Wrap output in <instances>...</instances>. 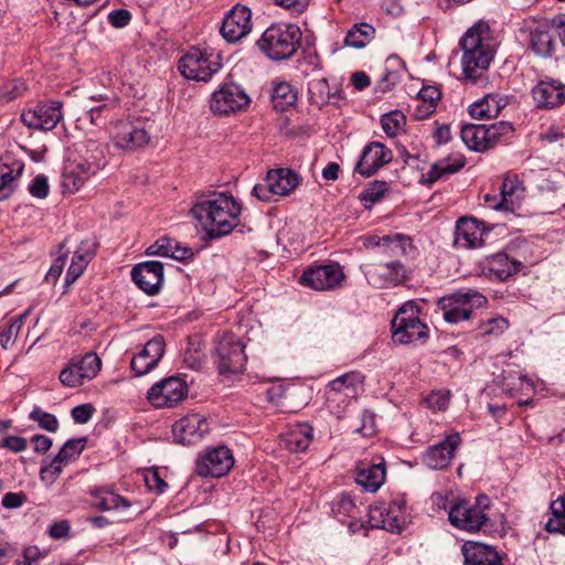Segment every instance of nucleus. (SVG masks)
Listing matches in <instances>:
<instances>
[{"mask_svg": "<svg viewBox=\"0 0 565 565\" xmlns=\"http://www.w3.org/2000/svg\"><path fill=\"white\" fill-rule=\"evenodd\" d=\"M191 213L209 238L230 234L238 223L241 205L232 195L213 193L196 202Z\"/></svg>", "mask_w": 565, "mask_h": 565, "instance_id": "f257e3e1", "label": "nucleus"}, {"mask_svg": "<svg viewBox=\"0 0 565 565\" xmlns=\"http://www.w3.org/2000/svg\"><path fill=\"white\" fill-rule=\"evenodd\" d=\"M463 51L461 57L462 74L470 83L484 86L487 84L486 72L493 58V53L482 39L476 28L467 31L460 41Z\"/></svg>", "mask_w": 565, "mask_h": 565, "instance_id": "f03ea898", "label": "nucleus"}, {"mask_svg": "<svg viewBox=\"0 0 565 565\" xmlns=\"http://www.w3.org/2000/svg\"><path fill=\"white\" fill-rule=\"evenodd\" d=\"M422 313L423 308L415 300L404 302L391 322L393 341L399 344L425 342L429 337V328L423 321Z\"/></svg>", "mask_w": 565, "mask_h": 565, "instance_id": "7ed1b4c3", "label": "nucleus"}, {"mask_svg": "<svg viewBox=\"0 0 565 565\" xmlns=\"http://www.w3.org/2000/svg\"><path fill=\"white\" fill-rule=\"evenodd\" d=\"M302 33L296 24H273L267 28L257 45L273 61L291 57L301 43Z\"/></svg>", "mask_w": 565, "mask_h": 565, "instance_id": "20e7f679", "label": "nucleus"}, {"mask_svg": "<svg viewBox=\"0 0 565 565\" xmlns=\"http://www.w3.org/2000/svg\"><path fill=\"white\" fill-rule=\"evenodd\" d=\"M220 68V54L211 49L191 47L178 62L181 75L195 82L210 81Z\"/></svg>", "mask_w": 565, "mask_h": 565, "instance_id": "39448f33", "label": "nucleus"}, {"mask_svg": "<svg viewBox=\"0 0 565 565\" xmlns=\"http://www.w3.org/2000/svg\"><path fill=\"white\" fill-rule=\"evenodd\" d=\"M487 298L477 290L458 291L439 299L438 307L445 321L459 323L470 319L476 309L487 305Z\"/></svg>", "mask_w": 565, "mask_h": 565, "instance_id": "423d86ee", "label": "nucleus"}, {"mask_svg": "<svg viewBox=\"0 0 565 565\" xmlns=\"http://www.w3.org/2000/svg\"><path fill=\"white\" fill-rule=\"evenodd\" d=\"M363 387V376L359 372H349L338 376L327 386V404L338 417L352 401H355Z\"/></svg>", "mask_w": 565, "mask_h": 565, "instance_id": "0eeeda50", "label": "nucleus"}, {"mask_svg": "<svg viewBox=\"0 0 565 565\" xmlns=\"http://www.w3.org/2000/svg\"><path fill=\"white\" fill-rule=\"evenodd\" d=\"M490 508V499L484 495H478L473 503L460 501L450 508L448 518L450 523L468 532L479 531L488 521L486 510Z\"/></svg>", "mask_w": 565, "mask_h": 565, "instance_id": "6e6552de", "label": "nucleus"}, {"mask_svg": "<svg viewBox=\"0 0 565 565\" xmlns=\"http://www.w3.org/2000/svg\"><path fill=\"white\" fill-rule=\"evenodd\" d=\"M301 178L294 170L287 168L274 169L267 172L263 183L253 188V195L259 201L271 202L275 196H286L296 190Z\"/></svg>", "mask_w": 565, "mask_h": 565, "instance_id": "1a4fd4ad", "label": "nucleus"}, {"mask_svg": "<svg viewBox=\"0 0 565 565\" xmlns=\"http://www.w3.org/2000/svg\"><path fill=\"white\" fill-rule=\"evenodd\" d=\"M215 355L221 374H237L245 369L247 356L244 352V344L233 333H223L218 337Z\"/></svg>", "mask_w": 565, "mask_h": 565, "instance_id": "9d476101", "label": "nucleus"}, {"mask_svg": "<svg viewBox=\"0 0 565 565\" xmlns=\"http://www.w3.org/2000/svg\"><path fill=\"white\" fill-rule=\"evenodd\" d=\"M369 516L373 527L399 533L408 521L406 501L403 498H397L391 502L379 503L370 508Z\"/></svg>", "mask_w": 565, "mask_h": 565, "instance_id": "9b49d317", "label": "nucleus"}, {"mask_svg": "<svg viewBox=\"0 0 565 565\" xmlns=\"http://www.w3.org/2000/svg\"><path fill=\"white\" fill-rule=\"evenodd\" d=\"M249 102V96L241 85L225 83L211 95L210 108L215 115L227 116L245 109Z\"/></svg>", "mask_w": 565, "mask_h": 565, "instance_id": "f8f14e48", "label": "nucleus"}, {"mask_svg": "<svg viewBox=\"0 0 565 565\" xmlns=\"http://www.w3.org/2000/svg\"><path fill=\"white\" fill-rule=\"evenodd\" d=\"M102 361L96 353L89 352L82 358H74L60 373L64 386L77 387L93 380L100 371Z\"/></svg>", "mask_w": 565, "mask_h": 565, "instance_id": "ddd939ff", "label": "nucleus"}, {"mask_svg": "<svg viewBox=\"0 0 565 565\" xmlns=\"http://www.w3.org/2000/svg\"><path fill=\"white\" fill-rule=\"evenodd\" d=\"M188 395V385L179 376H170L153 384L147 398L157 408L173 407L182 402Z\"/></svg>", "mask_w": 565, "mask_h": 565, "instance_id": "4468645a", "label": "nucleus"}, {"mask_svg": "<svg viewBox=\"0 0 565 565\" xmlns=\"http://www.w3.org/2000/svg\"><path fill=\"white\" fill-rule=\"evenodd\" d=\"M233 466V454L225 446L207 449L196 459V472L201 477H223Z\"/></svg>", "mask_w": 565, "mask_h": 565, "instance_id": "2eb2a0df", "label": "nucleus"}, {"mask_svg": "<svg viewBox=\"0 0 565 565\" xmlns=\"http://www.w3.org/2000/svg\"><path fill=\"white\" fill-rule=\"evenodd\" d=\"M111 140L116 148L137 150L150 141V135L141 122L118 121L111 129Z\"/></svg>", "mask_w": 565, "mask_h": 565, "instance_id": "dca6fc26", "label": "nucleus"}, {"mask_svg": "<svg viewBox=\"0 0 565 565\" xmlns=\"http://www.w3.org/2000/svg\"><path fill=\"white\" fill-rule=\"evenodd\" d=\"M364 276L374 288L395 287L408 278L407 270L401 262L366 266Z\"/></svg>", "mask_w": 565, "mask_h": 565, "instance_id": "f3484780", "label": "nucleus"}, {"mask_svg": "<svg viewBox=\"0 0 565 565\" xmlns=\"http://www.w3.org/2000/svg\"><path fill=\"white\" fill-rule=\"evenodd\" d=\"M62 102L50 100L21 114L22 122L29 128L51 130L62 120Z\"/></svg>", "mask_w": 565, "mask_h": 565, "instance_id": "a211bd4d", "label": "nucleus"}, {"mask_svg": "<svg viewBox=\"0 0 565 565\" xmlns=\"http://www.w3.org/2000/svg\"><path fill=\"white\" fill-rule=\"evenodd\" d=\"M344 277L341 266L338 263H331L306 269L300 277V282L316 290H328L338 287Z\"/></svg>", "mask_w": 565, "mask_h": 565, "instance_id": "6ab92c4d", "label": "nucleus"}, {"mask_svg": "<svg viewBox=\"0 0 565 565\" xmlns=\"http://www.w3.org/2000/svg\"><path fill=\"white\" fill-rule=\"evenodd\" d=\"M460 445V434L454 431L447 435L440 443L430 446L423 454V462L430 469H445L451 463Z\"/></svg>", "mask_w": 565, "mask_h": 565, "instance_id": "aec40b11", "label": "nucleus"}, {"mask_svg": "<svg viewBox=\"0 0 565 565\" xmlns=\"http://www.w3.org/2000/svg\"><path fill=\"white\" fill-rule=\"evenodd\" d=\"M392 159L391 149L382 142L372 141L364 146L354 170L363 177H371Z\"/></svg>", "mask_w": 565, "mask_h": 565, "instance_id": "412c9836", "label": "nucleus"}, {"mask_svg": "<svg viewBox=\"0 0 565 565\" xmlns=\"http://www.w3.org/2000/svg\"><path fill=\"white\" fill-rule=\"evenodd\" d=\"M166 342L162 335H156L134 354L130 362V369L136 376H141L153 370L163 356Z\"/></svg>", "mask_w": 565, "mask_h": 565, "instance_id": "4be33fe9", "label": "nucleus"}, {"mask_svg": "<svg viewBox=\"0 0 565 565\" xmlns=\"http://www.w3.org/2000/svg\"><path fill=\"white\" fill-rule=\"evenodd\" d=\"M252 12L245 6H235L224 18L221 34L227 42H236L252 30Z\"/></svg>", "mask_w": 565, "mask_h": 565, "instance_id": "5701e85b", "label": "nucleus"}, {"mask_svg": "<svg viewBox=\"0 0 565 565\" xmlns=\"http://www.w3.org/2000/svg\"><path fill=\"white\" fill-rule=\"evenodd\" d=\"M134 282L146 294L157 295L163 285V265L149 260L136 265L131 269Z\"/></svg>", "mask_w": 565, "mask_h": 565, "instance_id": "b1692460", "label": "nucleus"}, {"mask_svg": "<svg viewBox=\"0 0 565 565\" xmlns=\"http://www.w3.org/2000/svg\"><path fill=\"white\" fill-rule=\"evenodd\" d=\"M209 431V423L200 414H190L172 426L175 441L183 445H192L203 438Z\"/></svg>", "mask_w": 565, "mask_h": 565, "instance_id": "393cba45", "label": "nucleus"}, {"mask_svg": "<svg viewBox=\"0 0 565 565\" xmlns=\"http://www.w3.org/2000/svg\"><path fill=\"white\" fill-rule=\"evenodd\" d=\"M488 231L484 224L473 217H461L457 221L455 245L462 248L480 247L484 243Z\"/></svg>", "mask_w": 565, "mask_h": 565, "instance_id": "a878e982", "label": "nucleus"}, {"mask_svg": "<svg viewBox=\"0 0 565 565\" xmlns=\"http://www.w3.org/2000/svg\"><path fill=\"white\" fill-rule=\"evenodd\" d=\"M532 97L539 108L552 109L565 103V84L558 81H541L532 89Z\"/></svg>", "mask_w": 565, "mask_h": 565, "instance_id": "bb28decb", "label": "nucleus"}, {"mask_svg": "<svg viewBox=\"0 0 565 565\" xmlns=\"http://www.w3.org/2000/svg\"><path fill=\"white\" fill-rule=\"evenodd\" d=\"M96 252V243L93 239H83L72 257L71 265L65 276V285H72L82 276Z\"/></svg>", "mask_w": 565, "mask_h": 565, "instance_id": "cd10ccee", "label": "nucleus"}, {"mask_svg": "<svg viewBox=\"0 0 565 565\" xmlns=\"http://www.w3.org/2000/svg\"><path fill=\"white\" fill-rule=\"evenodd\" d=\"M465 565H503L492 546L468 541L462 545Z\"/></svg>", "mask_w": 565, "mask_h": 565, "instance_id": "c85d7f7f", "label": "nucleus"}, {"mask_svg": "<svg viewBox=\"0 0 565 565\" xmlns=\"http://www.w3.org/2000/svg\"><path fill=\"white\" fill-rule=\"evenodd\" d=\"M23 168L22 161L4 158L0 164V201L8 199L15 191Z\"/></svg>", "mask_w": 565, "mask_h": 565, "instance_id": "c756f323", "label": "nucleus"}, {"mask_svg": "<svg viewBox=\"0 0 565 565\" xmlns=\"http://www.w3.org/2000/svg\"><path fill=\"white\" fill-rule=\"evenodd\" d=\"M508 105V97L500 94H488L469 107V114L476 119H490L499 116Z\"/></svg>", "mask_w": 565, "mask_h": 565, "instance_id": "7c9ffc66", "label": "nucleus"}, {"mask_svg": "<svg viewBox=\"0 0 565 565\" xmlns=\"http://www.w3.org/2000/svg\"><path fill=\"white\" fill-rule=\"evenodd\" d=\"M524 198V188L518 177H507L500 188V202L495 203L504 212H515Z\"/></svg>", "mask_w": 565, "mask_h": 565, "instance_id": "2f4dec72", "label": "nucleus"}, {"mask_svg": "<svg viewBox=\"0 0 565 565\" xmlns=\"http://www.w3.org/2000/svg\"><path fill=\"white\" fill-rule=\"evenodd\" d=\"M78 151L81 154L75 161L83 164L88 173L96 174L106 166L104 148L97 141L93 139L86 140Z\"/></svg>", "mask_w": 565, "mask_h": 565, "instance_id": "473e14b6", "label": "nucleus"}, {"mask_svg": "<svg viewBox=\"0 0 565 565\" xmlns=\"http://www.w3.org/2000/svg\"><path fill=\"white\" fill-rule=\"evenodd\" d=\"M386 476L384 462L366 465L358 468L355 481L364 490L375 492L383 484Z\"/></svg>", "mask_w": 565, "mask_h": 565, "instance_id": "72a5a7b5", "label": "nucleus"}, {"mask_svg": "<svg viewBox=\"0 0 565 565\" xmlns=\"http://www.w3.org/2000/svg\"><path fill=\"white\" fill-rule=\"evenodd\" d=\"M312 427L307 423L298 424L284 435L281 443L292 452L305 451L312 441Z\"/></svg>", "mask_w": 565, "mask_h": 565, "instance_id": "f704fd0d", "label": "nucleus"}, {"mask_svg": "<svg viewBox=\"0 0 565 565\" xmlns=\"http://www.w3.org/2000/svg\"><path fill=\"white\" fill-rule=\"evenodd\" d=\"M148 255H159L178 260L190 258L193 253L189 247L179 246L178 242L169 237H161L147 248Z\"/></svg>", "mask_w": 565, "mask_h": 565, "instance_id": "c9c22d12", "label": "nucleus"}, {"mask_svg": "<svg viewBox=\"0 0 565 565\" xmlns=\"http://www.w3.org/2000/svg\"><path fill=\"white\" fill-rule=\"evenodd\" d=\"M487 266L497 278L505 280L520 271L522 263L511 259L504 253H498L487 259Z\"/></svg>", "mask_w": 565, "mask_h": 565, "instance_id": "e433bc0d", "label": "nucleus"}, {"mask_svg": "<svg viewBox=\"0 0 565 565\" xmlns=\"http://www.w3.org/2000/svg\"><path fill=\"white\" fill-rule=\"evenodd\" d=\"M92 175L94 174L88 173L83 164L74 160L64 168L62 186L64 191L74 193L78 191Z\"/></svg>", "mask_w": 565, "mask_h": 565, "instance_id": "4c0bfd02", "label": "nucleus"}, {"mask_svg": "<svg viewBox=\"0 0 565 565\" xmlns=\"http://www.w3.org/2000/svg\"><path fill=\"white\" fill-rule=\"evenodd\" d=\"M530 46L540 56H550L552 54L554 41L546 25L539 24L531 31Z\"/></svg>", "mask_w": 565, "mask_h": 565, "instance_id": "58836bf2", "label": "nucleus"}, {"mask_svg": "<svg viewBox=\"0 0 565 565\" xmlns=\"http://www.w3.org/2000/svg\"><path fill=\"white\" fill-rule=\"evenodd\" d=\"M297 100V92L288 82H273L271 102L278 111H285Z\"/></svg>", "mask_w": 565, "mask_h": 565, "instance_id": "ea45409f", "label": "nucleus"}, {"mask_svg": "<svg viewBox=\"0 0 565 565\" xmlns=\"http://www.w3.org/2000/svg\"><path fill=\"white\" fill-rule=\"evenodd\" d=\"M463 166L465 160L459 156L438 160L430 167L429 171L427 172V181L429 183L436 182L446 175L458 172Z\"/></svg>", "mask_w": 565, "mask_h": 565, "instance_id": "a19ab883", "label": "nucleus"}, {"mask_svg": "<svg viewBox=\"0 0 565 565\" xmlns=\"http://www.w3.org/2000/svg\"><path fill=\"white\" fill-rule=\"evenodd\" d=\"M375 36V29L365 22L354 24L347 33L344 43L353 49L365 47Z\"/></svg>", "mask_w": 565, "mask_h": 565, "instance_id": "79ce46f5", "label": "nucleus"}, {"mask_svg": "<svg viewBox=\"0 0 565 565\" xmlns=\"http://www.w3.org/2000/svg\"><path fill=\"white\" fill-rule=\"evenodd\" d=\"M465 145L475 151L488 150L486 125H466L461 129Z\"/></svg>", "mask_w": 565, "mask_h": 565, "instance_id": "37998d69", "label": "nucleus"}, {"mask_svg": "<svg viewBox=\"0 0 565 565\" xmlns=\"http://www.w3.org/2000/svg\"><path fill=\"white\" fill-rule=\"evenodd\" d=\"M93 494L96 499L95 505L103 511H126L130 507L127 499L107 489L96 490Z\"/></svg>", "mask_w": 565, "mask_h": 565, "instance_id": "c03bdc74", "label": "nucleus"}, {"mask_svg": "<svg viewBox=\"0 0 565 565\" xmlns=\"http://www.w3.org/2000/svg\"><path fill=\"white\" fill-rule=\"evenodd\" d=\"M308 99L311 105L322 107L330 100V87L324 76H315L307 83Z\"/></svg>", "mask_w": 565, "mask_h": 565, "instance_id": "a18cd8bd", "label": "nucleus"}, {"mask_svg": "<svg viewBox=\"0 0 565 565\" xmlns=\"http://www.w3.org/2000/svg\"><path fill=\"white\" fill-rule=\"evenodd\" d=\"M551 515L545 523L548 533L565 534V495L551 503Z\"/></svg>", "mask_w": 565, "mask_h": 565, "instance_id": "49530a36", "label": "nucleus"}, {"mask_svg": "<svg viewBox=\"0 0 565 565\" xmlns=\"http://www.w3.org/2000/svg\"><path fill=\"white\" fill-rule=\"evenodd\" d=\"M514 128L508 121H499L486 126L488 149L507 143L513 137Z\"/></svg>", "mask_w": 565, "mask_h": 565, "instance_id": "de8ad7c7", "label": "nucleus"}, {"mask_svg": "<svg viewBox=\"0 0 565 565\" xmlns=\"http://www.w3.org/2000/svg\"><path fill=\"white\" fill-rule=\"evenodd\" d=\"M405 64L396 55H391L385 62V72L382 75V83L384 84L383 90H390L402 78Z\"/></svg>", "mask_w": 565, "mask_h": 565, "instance_id": "09e8293b", "label": "nucleus"}, {"mask_svg": "<svg viewBox=\"0 0 565 565\" xmlns=\"http://www.w3.org/2000/svg\"><path fill=\"white\" fill-rule=\"evenodd\" d=\"M390 190V184L386 181L375 180L360 193V201L365 209H371L375 203L380 202L385 193Z\"/></svg>", "mask_w": 565, "mask_h": 565, "instance_id": "8fccbe9b", "label": "nucleus"}, {"mask_svg": "<svg viewBox=\"0 0 565 565\" xmlns=\"http://www.w3.org/2000/svg\"><path fill=\"white\" fill-rule=\"evenodd\" d=\"M406 124L405 115L399 110H393L387 114H384L381 118V125L384 132L391 137H396L399 131L403 130Z\"/></svg>", "mask_w": 565, "mask_h": 565, "instance_id": "3c124183", "label": "nucleus"}, {"mask_svg": "<svg viewBox=\"0 0 565 565\" xmlns=\"http://www.w3.org/2000/svg\"><path fill=\"white\" fill-rule=\"evenodd\" d=\"M356 510L353 499L348 494H341L332 504V513L341 523H345V518L355 519Z\"/></svg>", "mask_w": 565, "mask_h": 565, "instance_id": "603ef678", "label": "nucleus"}, {"mask_svg": "<svg viewBox=\"0 0 565 565\" xmlns=\"http://www.w3.org/2000/svg\"><path fill=\"white\" fill-rule=\"evenodd\" d=\"M417 97L419 100L427 104V110L418 111L419 119H425L435 111L437 103L441 98V93L440 89L436 86H424L418 92Z\"/></svg>", "mask_w": 565, "mask_h": 565, "instance_id": "864d4df0", "label": "nucleus"}, {"mask_svg": "<svg viewBox=\"0 0 565 565\" xmlns=\"http://www.w3.org/2000/svg\"><path fill=\"white\" fill-rule=\"evenodd\" d=\"M29 418L38 423L39 427L50 433H55L58 429V420L55 415L44 412L41 407L34 406Z\"/></svg>", "mask_w": 565, "mask_h": 565, "instance_id": "5fc2aeb1", "label": "nucleus"}, {"mask_svg": "<svg viewBox=\"0 0 565 565\" xmlns=\"http://www.w3.org/2000/svg\"><path fill=\"white\" fill-rule=\"evenodd\" d=\"M23 319L24 316L14 317L9 326L0 329V344L4 350L9 349L19 335L23 326Z\"/></svg>", "mask_w": 565, "mask_h": 565, "instance_id": "6e6d98bb", "label": "nucleus"}, {"mask_svg": "<svg viewBox=\"0 0 565 565\" xmlns=\"http://www.w3.org/2000/svg\"><path fill=\"white\" fill-rule=\"evenodd\" d=\"M86 445V438L68 439L63 447L60 449L57 456L63 459L66 463L75 460L84 450Z\"/></svg>", "mask_w": 565, "mask_h": 565, "instance_id": "4d7b16f0", "label": "nucleus"}, {"mask_svg": "<svg viewBox=\"0 0 565 565\" xmlns=\"http://www.w3.org/2000/svg\"><path fill=\"white\" fill-rule=\"evenodd\" d=\"M509 328V321L502 317H494L482 321L479 326L480 335H500Z\"/></svg>", "mask_w": 565, "mask_h": 565, "instance_id": "13d9d810", "label": "nucleus"}, {"mask_svg": "<svg viewBox=\"0 0 565 565\" xmlns=\"http://www.w3.org/2000/svg\"><path fill=\"white\" fill-rule=\"evenodd\" d=\"M65 465L67 463L56 455L49 465L41 468V480L47 483H53L61 475L63 466Z\"/></svg>", "mask_w": 565, "mask_h": 565, "instance_id": "bf43d9fd", "label": "nucleus"}, {"mask_svg": "<svg viewBox=\"0 0 565 565\" xmlns=\"http://www.w3.org/2000/svg\"><path fill=\"white\" fill-rule=\"evenodd\" d=\"M298 70L305 77L321 75L319 57L316 54L305 56L298 65Z\"/></svg>", "mask_w": 565, "mask_h": 565, "instance_id": "052dcab7", "label": "nucleus"}, {"mask_svg": "<svg viewBox=\"0 0 565 565\" xmlns=\"http://www.w3.org/2000/svg\"><path fill=\"white\" fill-rule=\"evenodd\" d=\"M26 90V84L23 79H13L8 82L1 88V97L7 102L13 100L23 95Z\"/></svg>", "mask_w": 565, "mask_h": 565, "instance_id": "680f3d73", "label": "nucleus"}, {"mask_svg": "<svg viewBox=\"0 0 565 565\" xmlns=\"http://www.w3.org/2000/svg\"><path fill=\"white\" fill-rule=\"evenodd\" d=\"M49 181L44 174H38L29 184V192L33 198L45 199L49 195Z\"/></svg>", "mask_w": 565, "mask_h": 565, "instance_id": "e2e57ef3", "label": "nucleus"}, {"mask_svg": "<svg viewBox=\"0 0 565 565\" xmlns=\"http://www.w3.org/2000/svg\"><path fill=\"white\" fill-rule=\"evenodd\" d=\"M360 420H361V425L356 426L354 428V431L361 434L364 437H370V436L374 435V433H375L374 414L369 411H364L361 414Z\"/></svg>", "mask_w": 565, "mask_h": 565, "instance_id": "0e129e2a", "label": "nucleus"}, {"mask_svg": "<svg viewBox=\"0 0 565 565\" xmlns=\"http://www.w3.org/2000/svg\"><path fill=\"white\" fill-rule=\"evenodd\" d=\"M145 483L149 490L156 491L157 493H163L168 487L157 469H150L146 472Z\"/></svg>", "mask_w": 565, "mask_h": 565, "instance_id": "69168bd1", "label": "nucleus"}, {"mask_svg": "<svg viewBox=\"0 0 565 565\" xmlns=\"http://www.w3.org/2000/svg\"><path fill=\"white\" fill-rule=\"evenodd\" d=\"M95 412V407L92 404H82L75 406L72 412V418L76 424H86L90 420Z\"/></svg>", "mask_w": 565, "mask_h": 565, "instance_id": "338daca9", "label": "nucleus"}, {"mask_svg": "<svg viewBox=\"0 0 565 565\" xmlns=\"http://www.w3.org/2000/svg\"><path fill=\"white\" fill-rule=\"evenodd\" d=\"M449 392H434L426 399L428 406L434 411H445L449 405Z\"/></svg>", "mask_w": 565, "mask_h": 565, "instance_id": "774afa93", "label": "nucleus"}]
</instances>
